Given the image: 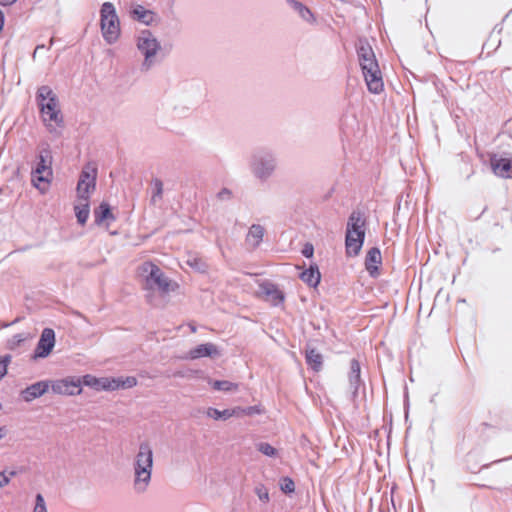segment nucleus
Masks as SVG:
<instances>
[{
    "label": "nucleus",
    "mask_w": 512,
    "mask_h": 512,
    "mask_svg": "<svg viewBox=\"0 0 512 512\" xmlns=\"http://www.w3.org/2000/svg\"><path fill=\"white\" fill-rule=\"evenodd\" d=\"M37 104L41 119L50 132H58L63 127V115L56 93L48 86L37 91Z\"/></svg>",
    "instance_id": "obj_1"
},
{
    "label": "nucleus",
    "mask_w": 512,
    "mask_h": 512,
    "mask_svg": "<svg viewBox=\"0 0 512 512\" xmlns=\"http://www.w3.org/2000/svg\"><path fill=\"white\" fill-rule=\"evenodd\" d=\"M152 469V447L147 441L141 442L133 465V490L135 493L142 494L146 492L151 482Z\"/></svg>",
    "instance_id": "obj_2"
},
{
    "label": "nucleus",
    "mask_w": 512,
    "mask_h": 512,
    "mask_svg": "<svg viewBox=\"0 0 512 512\" xmlns=\"http://www.w3.org/2000/svg\"><path fill=\"white\" fill-rule=\"evenodd\" d=\"M252 176L261 183L267 182L276 172L277 158L273 151L260 149L255 151L249 160Z\"/></svg>",
    "instance_id": "obj_3"
},
{
    "label": "nucleus",
    "mask_w": 512,
    "mask_h": 512,
    "mask_svg": "<svg viewBox=\"0 0 512 512\" xmlns=\"http://www.w3.org/2000/svg\"><path fill=\"white\" fill-rule=\"evenodd\" d=\"M365 239V219L360 211H353L347 222L345 247L350 257L357 256Z\"/></svg>",
    "instance_id": "obj_4"
},
{
    "label": "nucleus",
    "mask_w": 512,
    "mask_h": 512,
    "mask_svg": "<svg viewBox=\"0 0 512 512\" xmlns=\"http://www.w3.org/2000/svg\"><path fill=\"white\" fill-rule=\"evenodd\" d=\"M136 47L143 56L141 70L149 71L157 64V56L162 50L159 40L150 30L144 29L137 36Z\"/></svg>",
    "instance_id": "obj_5"
},
{
    "label": "nucleus",
    "mask_w": 512,
    "mask_h": 512,
    "mask_svg": "<svg viewBox=\"0 0 512 512\" xmlns=\"http://www.w3.org/2000/svg\"><path fill=\"white\" fill-rule=\"evenodd\" d=\"M53 179L52 157L48 152H41L35 159L32 171L31 182L35 189L41 194L49 191Z\"/></svg>",
    "instance_id": "obj_6"
},
{
    "label": "nucleus",
    "mask_w": 512,
    "mask_h": 512,
    "mask_svg": "<svg viewBox=\"0 0 512 512\" xmlns=\"http://www.w3.org/2000/svg\"><path fill=\"white\" fill-rule=\"evenodd\" d=\"M100 28L104 40L109 43H115L121 34L120 21L116 8L110 2H105L100 9Z\"/></svg>",
    "instance_id": "obj_7"
},
{
    "label": "nucleus",
    "mask_w": 512,
    "mask_h": 512,
    "mask_svg": "<svg viewBox=\"0 0 512 512\" xmlns=\"http://www.w3.org/2000/svg\"><path fill=\"white\" fill-rule=\"evenodd\" d=\"M141 270L142 273L146 274V284L151 289L158 290L162 294H168L177 287L175 282L171 281L158 266L152 263H144Z\"/></svg>",
    "instance_id": "obj_8"
},
{
    "label": "nucleus",
    "mask_w": 512,
    "mask_h": 512,
    "mask_svg": "<svg viewBox=\"0 0 512 512\" xmlns=\"http://www.w3.org/2000/svg\"><path fill=\"white\" fill-rule=\"evenodd\" d=\"M368 90L373 94L383 91L384 83L376 57L359 60Z\"/></svg>",
    "instance_id": "obj_9"
},
{
    "label": "nucleus",
    "mask_w": 512,
    "mask_h": 512,
    "mask_svg": "<svg viewBox=\"0 0 512 512\" xmlns=\"http://www.w3.org/2000/svg\"><path fill=\"white\" fill-rule=\"evenodd\" d=\"M98 171L93 165H87L79 175L76 185V199L90 200L96 190Z\"/></svg>",
    "instance_id": "obj_10"
},
{
    "label": "nucleus",
    "mask_w": 512,
    "mask_h": 512,
    "mask_svg": "<svg viewBox=\"0 0 512 512\" xmlns=\"http://www.w3.org/2000/svg\"><path fill=\"white\" fill-rule=\"evenodd\" d=\"M82 386H88L96 391H113L124 387L125 381L115 377H96L86 374L81 377Z\"/></svg>",
    "instance_id": "obj_11"
},
{
    "label": "nucleus",
    "mask_w": 512,
    "mask_h": 512,
    "mask_svg": "<svg viewBox=\"0 0 512 512\" xmlns=\"http://www.w3.org/2000/svg\"><path fill=\"white\" fill-rule=\"evenodd\" d=\"M52 392L58 395L74 396L82 392L81 377L67 376L51 381Z\"/></svg>",
    "instance_id": "obj_12"
},
{
    "label": "nucleus",
    "mask_w": 512,
    "mask_h": 512,
    "mask_svg": "<svg viewBox=\"0 0 512 512\" xmlns=\"http://www.w3.org/2000/svg\"><path fill=\"white\" fill-rule=\"evenodd\" d=\"M116 217L115 208L105 200L101 201L94 209L95 223L102 228L108 229Z\"/></svg>",
    "instance_id": "obj_13"
},
{
    "label": "nucleus",
    "mask_w": 512,
    "mask_h": 512,
    "mask_svg": "<svg viewBox=\"0 0 512 512\" xmlns=\"http://www.w3.org/2000/svg\"><path fill=\"white\" fill-rule=\"evenodd\" d=\"M130 19H133L146 26L157 24L160 20L154 11L142 5H135L130 7Z\"/></svg>",
    "instance_id": "obj_14"
},
{
    "label": "nucleus",
    "mask_w": 512,
    "mask_h": 512,
    "mask_svg": "<svg viewBox=\"0 0 512 512\" xmlns=\"http://www.w3.org/2000/svg\"><path fill=\"white\" fill-rule=\"evenodd\" d=\"M259 294L273 306L282 304L285 298L283 292L270 282H264L259 286Z\"/></svg>",
    "instance_id": "obj_15"
},
{
    "label": "nucleus",
    "mask_w": 512,
    "mask_h": 512,
    "mask_svg": "<svg viewBox=\"0 0 512 512\" xmlns=\"http://www.w3.org/2000/svg\"><path fill=\"white\" fill-rule=\"evenodd\" d=\"M55 346V334L51 329H45L35 350V358H45Z\"/></svg>",
    "instance_id": "obj_16"
},
{
    "label": "nucleus",
    "mask_w": 512,
    "mask_h": 512,
    "mask_svg": "<svg viewBox=\"0 0 512 512\" xmlns=\"http://www.w3.org/2000/svg\"><path fill=\"white\" fill-rule=\"evenodd\" d=\"M49 391L52 392L51 381H39L25 388L21 392V395L25 401L31 402L48 393Z\"/></svg>",
    "instance_id": "obj_17"
},
{
    "label": "nucleus",
    "mask_w": 512,
    "mask_h": 512,
    "mask_svg": "<svg viewBox=\"0 0 512 512\" xmlns=\"http://www.w3.org/2000/svg\"><path fill=\"white\" fill-rule=\"evenodd\" d=\"M220 355L218 347L213 343H204L196 346L189 350L187 358L191 360L203 358V357H215Z\"/></svg>",
    "instance_id": "obj_18"
},
{
    "label": "nucleus",
    "mask_w": 512,
    "mask_h": 512,
    "mask_svg": "<svg viewBox=\"0 0 512 512\" xmlns=\"http://www.w3.org/2000/svg\"><path fill=\"white\" fill-rule=\"evenodd\" d=\"M491 167L493 172L502 178H512V160L508 158L491 159Z\"/></svg>",
    "instance_id": "obj_19"
},
{
    "label": "nucleus",
    "mask_w": 512,
    "mask_h": 512,
    "mask_svg": "<svg viewBox=\"0 0 512 512\" xmlns=\"http://www.w3.org/2000/svg\"><path fill=\"white\" fill-rule=\"evenodd\" d=\"M382 262L381 252L377 247L371 248L365 259V267L372 277L378 274V267Z\"/></svg>",
    "instance_id": "obj_20"
},
{
    "label": "nucleus",
    "mask_w": 512,
    "mask_h": 512,
    "mask_svg": "<svg viewBox=\"0 0 512 512\" xmlns=\"http://www.w3.org/2000/svg\"><path fill=\"white\" fill-rule=\"evenodd\" d=\"M348 380L352 394L355 396L361 383V368L359 362L356 359H352L350 362Z\"/></svg>",
    "instance_id": "obj_21"
},
{
    "label": "nucleus",
    "mask_w": 512,
    "mask_h": 512,
    "mask_svg": "<svg viewBox=\"0 0 512 512\" xmlns=\"http://www.w3.org/2000/svg\"><path fill=\"white\" fill-rule=\"evenodd\" d=\"M74 213L77 222L82 226L85 225L90 216V200L76 199Z\"/></svg>",
    "instance_id": "obj_22"
},
{
    "label": "nucleus",
    "mask_w": 512,
    "mask_h": 512,
    "mask_svg": "<svg viewBox=\"0 0 512 512\" xmlns=\"http://www.w3.org/2000/svg\"><path fill=\"white\" fill-rule=\"evenodd\" d=\"M264 228L260 224H253L246 235V243L252 248H257L263 240Z\"/></svg>",
    "instance_id": "obj_23"
},
{
    "label": "nucleus",
    "mask_w": 512,
    "mask_h": 512,
    "mask_svg": "<svg viewBox=\"0 0 512 512\" xmlns=\"http://www.w3.org/2000/svg\"><path fill=\"white\" fill-rule=\"evenodd\" d=\"M300 279L309 286L316 287L321 279L318 267L311 265L308 269L300 273Z\"/></svg>",
    "instance_id": "obj_24"
},
{
    "label": "nucleus",
    "mask_w": 512,
    "mask_h": 512,
    "mask_svg": "<svg viewBox=\"0 0 512 512\" xmlns=\"http://www.w3.org/2000/svg\"><path fill=\"white\" fill-rule=\"evenodd\" d=\"M238 410H240V408L225 409L223 411H220L216 408L210 407L207 409L206 415L214 420H220V419L226 420L234 415H238Z\"/></svg>",
    "instance_id": "obj_25"
},
{
    "label": "nucleus",
    "mask_w": 512,
    "mask_h": 512,
    "mask_svg": "<svg viewBox=\"0 0 512 512\" xmlns=\"http://www.w3.org/2000/svg\"><path fill=\"white\" fill-rule=\"evenodd\" d=\"M289 3L292 6V8L298 12V14L303 20L309 23H313L315 21L313 13L310 11L308 7L303 5L301 2L296 0H289Z\"/></svg>",
    "instance_id": "obj_26"
},
{
    "label": "nucleus",
    "mask_w": 512,
    "mask_h": 512,
    "mask_svg": "<svg viewBox=\"0 0 512 512\" xmlns=\"http://www.w3.org/2000/svg\"><path fill=\"white\" fill-rule=\"evenodd\" d=\"M307 364L315 371H319L322 367V355L314 348L306 350Z\"/></svg>",
    "instance_id": "obj_27"
},
{
    "label": "nucleus",
    "mask_w": 512,
    "mask_h": 512,
    "mask_svg": "<svg viewBox=\"0 0 512 512\" xmlns=\"http://www.w3.org/2000/svg\"><path fill=\"white\" fill-rule=\"evenodd\" d=\"M358 59L362 60L363 56L365 59L375 57V54L367 41L359 40L357 45Z\"/></svg>",
    "instance_id": "obj_28"
},
{
    "label": "nucleus",
    "mask_w": 512,
    "mask_h": 512,
    "mask_svg": "<svg viewBox=\"0 0 512 512\" xmlns=\"http://www.w3.org/2000/svg\"><path fill=\"white\" fill-rule=\"evenodd\" d=\"M185 264L198 272H205L207 269L206 263L196 255H188Z\"/></svg>",
    "instance_id": "obj_29"
},
{
    "label": "nucleus",
    "mask_w": 512,
    "mask_h": 512,
    "mask_svg": "<svg viewBox=\"0 0 512 512\" xmlns=\"http://www.w3.org/2000/svg\"><path fill=\"white\" fill-rule=\"evenodd\" d=\"M28 337H29V335L24 331H20V332H16V333H9L8 345L11 349L16 348Z\"/></svg>",
    "instance_id": "obj_30"
},
{
    "label": "nucleus",
    "mask_w": 512,
    "mask_h": 512,
    "mask_svg": "<svg viewBox=\"0 0 512 512\" xmlns=\"http://www.w3.org/2000/svg\"><path fill=\"white\" fill-rule=\"evenodd\" d=\"M209 383L215 390H218V391L229 392L232 390H236L238 388V385L236 383L226 381V380H223V381L214 380V381H209Z\"/></svg>",
    "instance_id": "obj_31"
},
{
    "label": "nucleus",
    "mask_w": 512,
    "mask_h": 512,
    "mask_svg": "<svg viewBox=\"0 0 512 512\" xmlns=\"http://www.w3.org/2000/svg\"><path fill=\"white\" fill-rule=\"evenodd\" d=\"M256 447L259 452L267 457H276L278 454L277 449L266 442H260L256 445Z\"/></svg>",
    "instance_id": "obj_32"
},
{
    "label": "nucleus",
    "mask_w": 512,
    "mask_h": 512,
    "mask_svg": "<svg viewBox=\"0 0 512 512\" xmlns=\"http://www.w3.org/2000/svg\"><path fill=\"white\" fill-rule=\"evenodd\" d=\"M32 512H48L45 499L41 494L36 495Z\"/></svg>",
    "instance_id": "obj_33"
},
{
    "label": "nucleus",
    "mask_w": 512,
    "mask_h": 512,
    "mask_svg": "<svg viewBox=\"0 0 512 512\" xmlns=\"http://www.w3.org/2000/svg\"><path fill=\"white\" fill-rule=\"evenodd\" d=\"M280 488L284 493H293L295 491L294 481L289 477H284L281 480Z\"/></svg>",
    "instance_id": "obj_34"
},
{
    "label": "nucleus",
    "mask_w": 512,
    "mask_h": 512,
    "mask_svg": "<svg viewBox=\"0 0 512 512\" xmlns=\"http://www.w3.org/2000/svg\"><path fill=\"white\" fill-rule=\"evenodd\" d=\"M255 493L258 496L260 501H262L264 503L269 501L268 489L263 484H259L255 487Z\"/></svg>",
    "instance_id": "obj_35"
},
{
    "label": "nucleus",
    "mask_w": 512,
    "mask_h": 512,
    "mask_svg": "<svg viewBox=\"0 0 512 512\" xmlns=\"http://www.w3.org/2000/svg\"><path fill=\"white\" fill-rule=\"evenodd\" d=\"M154 193L151 197V200L153 203H156L157 201H159L162 197V193H163V184L160 180H155L154 182Z\"/></svg>",
    "instance_id": "obj_36"
},
{
    "label": "nucleus",
    "mask_w": 512,
    "mask_h": 512,
    "mask_svg": "<svg viewBox=\"0 0 512 512\" xmlns=\"http://www.w3.org/2000/svg\"><path fill=\"white\" fill-rule=\"evenodd\" d=\"M10 362L9 356L0 357V381L5 377L8 372V364Z\"/></svg>",
    "instance_id": "obj_37"
},
{
    "label": "nucleus",
    "mask_w": 512,
    "mask_h": 512,
    "mask_svg": "<svg viewBox=\"0 0 512 512\" xmlns=\"http://www.w3.org/2000/svg\"><path fill=\"white\" fill-rule=\"evenodd\" d=\"M242 412L246 415H254V414H259L261 412L260 408L258 406H250V407H247V408H240V410H238V414Z\"/></svg>",
    "instance_id": "obj_38"
},
{
    "label": "nucleus",
    "mask_w": 512,
    "mask_h": 512,
    "mask_svg": "<svg viewBox=\"0 0 512 512\" xmlns=\"http://www.w3.org/2000/svg\"><path fill=\"white\" fill-rule=\"evenodd\" d=\"M313 253H314L313 245L310 243L305 244L302 249L303 256H305L306 258H311L313 256Z\"/></svg>",
    "instance_id": "obj_39"
},
{
    "label": "nucleus",
    "mask_w": 512,
    "mask_h": 512,
    "mask_svg": "<svg viewBox=\"0 0 512 512\" xmlns=\"http://www.w3.org/2000/svg\"><path fill=\"white\" fill-rule=\"evenodd\" d=\"M11 481L10 476L5 472H0V489L9 485Z\"/></svg>",
    "instance_id": "obj_40"
},
{
    "label": "nucleus",
    "mask_w": 512,
    "mask_h": 512,
    "mask_svg": "<svg viewBox=\"0 0 512 512\" xmlns=\"http://www.w3.org/2000/svg\"><path fill=\"white\" fill-rule=\"evenodd\" d=\"M231 191L224 188L222 189L218 194H217V197L220 199V200H229L231 198Z\"/></svg>",
    "instance_id": "obj_41"
},
{
    "label": "nucleus",
    "mask_w": 512,
    "mask_h": 512,
    "mask_svg": "<svg viewBox=\"0 0 512 512\" xmlns=\"http://www.w3.org/2000/svg\"><path fill=\"white\" fill-rule=\"evenodd\" d=\"M7 435V430L5 427H0V440L3 439Z\"/></svg>",
    "instance_id": "obj_42"
},
{
    "label": "nucleus",
    "mask_w": 512,
    "mask_h": 512,
    "mask_svg": "<svg viewBox=\"0 0 512 512\" xmlns=\"http://www.w3.org/2000/svg\"><path fill=\"white\" fill-rule=\"evenodd\" d=\"M129 383H130V388H131L132 386L137 384V381L134 377H130Z\"/></svg>",
    "instance_id": "obj_43"
},
{
    "label": "nucleus",
    "mask_w": 512,
    "mask_h": 512,
    "mask_svg": "<svg viewBox=\"0 0 512 512\" xmlns=\"http://www.w3.org/2000/svg\"><path fill=\"white\" fill-rule=\"evenodd\" d=\"M43 48H44L43 46H38V47L35 49V51H34V57H35V56L37 55V53H38L41 49H43Z\"/></svg>",
    "instance_id": "obj_44"
},
{
    "label": "nucleus",
    "mask_w": 512,
    "mask_h": 512,
    "mask_svg": "<svg viewBox=\"0 0 512 512\" xmlns=\"http://www.w3.org/2000/svg\"><path fill=\"white\" fill-rule=\"evenodd\" d=\"M15 1H16V0H7V3H8V4H12V3H14Z\"/></svg>",
    "instance_id": "obj_45"
}]
</instances>
